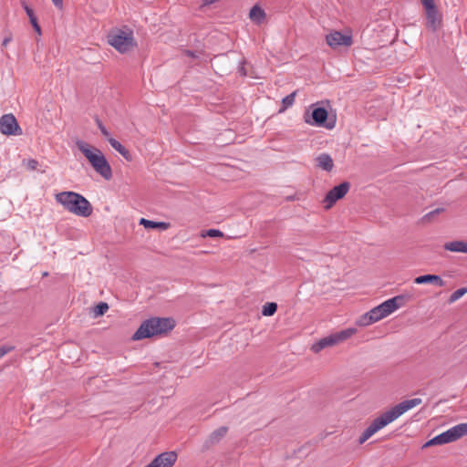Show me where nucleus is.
I'll list each match as a JSON object with an SVG mask.
<instances>
[{"label":"nucleus","instance_id":"nucleus-1","mask_svg":"<svg viewBox=\"0 0 467 467\" xmlns=\"http://www.w3.org/2000/svg\"><path fill=\"white\" fill-rule=\"evenodd\" d=\"M422 400L420 398H415L411 400H404L390 410L382 413L379 417L376 418L371 424L363 431L361 436L359 437V443H364L367 440H368L372 435H374L377 431L391 423L395 420H397L403 413L408 411L409 410L421 404Z\"/></svg>","mask_w":467,"mask_h":467},{"label":"nucleus","instance_id":"nucleus-2","mask_svg":"<svg viewBox=\"0 0 467 467\" xmlns=\"http://www.w3.org/2000/svg\"><path fill=\"white\" fill-rule=\"evenodd\" d=\"M175 327V320L171 317H151L141 323L133 334V340H141L168 334Z\"/></svg>","mask_w":467,"mask_h":467},{"label":"nucleus","instance_id":"nucleus-3","mask_svg":"<svg viewBox=\"0 0 467 467\" xmlns=\"http://www.w3.org/2000/svg\"><path fill=\"white\" fill-rule=\"evenodd\" d=\"M76 145L97 173L104 179L109 180L112 177L111 168L102 151L82 140H77Z\"/></svg>","mask_w":467,"mask_h":467},{"label":"nucleus","instance_id":"nucleus-4","mask_svg":"<svg viewBox=\"0 0 467 467\" xmlns=\"http://www.w3.org/2000/svg\"><path fill=\"white\" fill-rule=\"evenodd\" d=\"M56 201L69 213L88 217L92 213L90 202L81 194L75 192H61L56 194Z\"/></svg>","mask_w":467,"mask_h":467},{"label":"nucleus","instance_id":"nucleus-5","mask_svg":"<svg viewBox=\"0 0 467 467\" xmlns=\"http://www.w3.org/2000/svg\"><path fill=\"white\" fill-rule=\"evenodd\" d=\"M391 313H393L392 309L388 306L387 302L385 301L379 306L372 308L370 311L361 316L359 319L357 321V325H358L359 327L369 326L388 317Z\"/></svg>","mask_w":467,"mask_h":467},{"label":"nucleus","instance_id":"nucleus-6","mask_svg":"<svg viewBox=\"0 0 467 467\" xmlns=\"http://www.w3.org/2000/svg\"><path fill=\"white\" fill-rule=\"evenodd\" d=\"M138 43L134 37L133 30L123 26L119 28V53L129 54L135 50Z\"/></svg>","mask_w":467,"mask_h":467},{"label":"nucleus","instance_id":"nucleus-7","mask_svg":"<svg viewBox=\"0 0 467 467\" xmlns=\"http://www.w3.org/2000/svg\"><path fill=\"white\" fill-rule=\"evenodd\" d=\"M467 435V422L458 424L448 431L434 437L437 445L453 442Z\"/></svg>","mask_w":467,"mask_h":467},{"label":"nucleus","instance_id":"nucleus-8","mask_svg":"<svg viewBox=\"0 0 467 467\" xmlns=\"http://www.w3.org/2000/svg\"><path fill=\"white\" fill-rule=\"evenodd\" d=\"M349 188L350 184L348 182L333 187L324 198V208L329 210L337 200L342 199L348 193Z\"/></svg>","mask_w":467,"mask_h":467},{"label":"nucleus","instance_id":"nucleus-9","mask_svg":"<svg viewBox=\"0 0 467 467\" xmlns=\"http://www.w3.org/2000/svg\"><path fill=\"white\" fill-rule=\"evenodd\" d=\"M327 116L328 113L325 108H316L311 114L312 120L308 113L305 114L304 119L307 124L325 126L327 129L331 130L335 127V121L326 122Z\"/></svg>","mask_w":467,"mask_h":467},{"label":"nucleus","instance_id":"nucleus-10","mask_svg":"<svg viewBox=\"0 0 467 467\" xmlns=\"http://www.w3.org/2000/svg\"><path fill=\"white\" fill-rule=\"evenodd\" d=\"M0 131L5 135H21L22 130L13 114H5L0 118Z\"/></svg>","mask_w":467,"mask_h":467},{"label":"nucleus","instance_id":"nucleus-11","mask_svg":"<svg viewBox=\"0 0 467 467\" xmlns=\"http://www.w3.org/2000/svg\"><path fill=\"white\" fill-rule=\"evenodd\" d=\"M327 44L333 49L339 47H348L353 44L351 35H344L339 31H333L326 36Z\"/></svg>","mask_w":467,"mask_h":467},{"label":"nucleus","instance_id":"nucleus-12","mask_svg":"<svg viewBox=\"0 0 467 467\" xmlns=\"http://www.w3.org/2000/svg\"><path fill=\"white\" fill-rule=\"evenodd\" d=\"M178 455L175 451H164L156 456L147 466L145 467H172Z\"/></svg>","mask_w":467,"mask_h":467},{"label":"nucleus","instance_id":"nucleus-13","mask_svg":"<svg viewBox=\"0 0 467 467\" xmlns=\"http://www.w3.org/2000/svg\"><path fill=\"white\" fill-rule=\"evenodd\" d=\"M426 13V26L432 32L437 31L442 23L441 15L440 14L436 5L425 8Z\"/></svg>","mask_w":467,"mask_h":467},{"label":"nucleus","instance_id":"nucleus-14","mask_svg":"<svg viewBox=\"0 0 467 467\" xmlns=\"http://www.w3.org/2000/svg\"><path fill=\"white\" fill-rule=\"evenodd\" d=\"M228 432L226 426H222L213 431L204 441V448L209 449L214 444L218 443Z\"/></svg>","mask_w":467,"mask_h":467},{"label":"nucleus","instance_id":"nucleus-15","mask_svg":"<svg viewBox=\"0 0 467 467\" xmlns=\"http://www.w3.org/2000/svg\"><path fill=\"white\" fill-rule=\"evenodd\" d=\"M414 283L417 285L432 284L439 287L445 285V281L440 275L431 274L416 277Z\"/></svg>","mask_w":467,"mask_h":467},{"label":"nucleus","instance_id":"nucleus-16","mask_svg":"<svg viewBox=\"0 0 467 467\" xmlns=\"http://www.w3.org/2000/svg\"><path fill=\"white\" fill-rule=\"evenodd\" d=\"M335 345H337V343H336L333 334H331L327 337H325L319 339L317 342L313 344L311 347V350L314 353H318L322 349L328 348V347H333Z\"/></svg>","mask_w":467,"mask_h":467},{"label":"nucleus","instance_id":"nucleus-17","mask_svg":"<svg viewBox=\"0 0 467 467\" xmlns=\"http://www.w3.org/2000/svg\"><path fill=\"white\" fill-rule=\"evenodd\" d=\"M443 248L450 252L467 254V242L462 240L447 242L444 244Z\"/></svg>","mask_w":467,"mask_h":467},{"label":"nucleus","instance_id":"nucleus-18","mask_svg":"<svg viewBox=\"0 0 467 467\" xmlns=\"http://www.w3.org/2000/svg\"><path fill=\"white\" fill-rule=\"evenodd\" d=\"M410 299H411L410 296L404 294V295H400V296H396L392 298H389V299L386 300V302H387L388 306L394 312L398 308L403 306Z\"/></svg>","mask_w":467,"mask_h":467},{"label":"nucleus","instance_id":"nucleus-19","mask_svg":"<svg viewBox=\"0 0 467 467\" xmlns=\"http://www.w3.org/2000/svg\"><path fill=\"white\" fill-rule=\"evenodd\" d=\"M265 12L259 5H254L249 12V18L257 25H260L265 19Z\"/></svg>","mask_w":467,"mask_h":467},{"label":"nucleus","instance_id":"nucleus-20","mask_svg":"<svg viewBox=\"0 0 467 467\" xmlns=\"http://www.w3.org/2000/svg\"><path fill=\"white\" fill-rule=\"evenodd\" d=\"M316 161L317 162V166L324 171H330L334 167L332 158L327 153L320 154L317 157Z\"/></svg>","mask_w":467,"mask_h":467},{"label":"nucleus","instance_id":"nucleus-21","mask_svg":"<svg viewBox=\"0 0 467 467\" xmlns=\"http://www.w3.org/2000/svg\"><path fill=\"white\" fill-rule=\"evenodd\" d=\"M357 333V329L354 327H348L339 332L334 333V338L336 340L337 345L346 341L350 338L353 335Z\"/></svg>","mask_w":467,"mask_h":467},{"label":"nucleus","instance_id":"nucleus-22","mask_svg":"<svg viewBox=\"0 0 467 467\" xmlns=\"http://www.w3.org/2000/svg\"><path fill=\"white\" fill-rule=\"evenodd\" d=\"M140 224L143 225L146 229H161L167 230L170 227L169 223L165 222H153L145 218H141L140 221Z\"/></svg>","mask_w":467,"mask_h":467},{"label":"nucleus","instance_id":"nucleus-23","mask_svg":"<svg viewBox=\"0 0 467 467\" xmlns=\"http://www.w3.org/2000/svg\"><path fill=\"white\" fill-rule=\"evenodd\" d=\"M22 5L26 13V15L29 17L30 23L32 26L34 27L35 31L38 34H41V28L40 26L37 23V19L34 14V11L32 8H30L25 2L22 3Z\"/></svg>","mask_w":467,"mask_h":467},{"label":"nucleus","instance_id":"nucleus-24","mask_svg":"<svg viewBox=\"0 0 467 467\" xmlns=\"http://www.w3.org/2000/svg\"><path fill=\"white\" fill-rule=\"evenodd\" d=\"M296 92L294 91L291 94L287 95L282 99V108L279 109V112H284L287 108L291 107L295 102Z\"/></svg>","mask_w":467,"mask_h":467},{"label":"nucleus","instance_id":"nucleus-25","mask_svg":"<svg viewBox=\"0 0 467 467\" xmlns=\"http://www.w3.org/2000/svg\"><path fill=\"white\" fill-rule=\"evenodd\" d=\"M109 309V306L107 303L100 302L96 306L92 308L93 317H99L105 314V312Z\"/></svg>","mask_w":467,"mask_h":467},{"label":"nucleus","instance_id":"nucleus-26","mask_svg":"<svg viewBox=\"0 0 467 467\" xmlns=\"http://www.w3.org/2000/svg\"><path fill=\"white\" fill-rule=\"evenodd\" d=\"M277 310L275 303H267L263 306L262 314L265 317L273 316Z\"/></svg>","mask_w":467,"mask_h":467},{"label":"nucleus","instance_id":"nucleus-27","mask_svg":"<svg viewBox=\"0 0 467 467\" xmlns=\"http://www.w3.org/2000/svg\"><path fill=\"white\" fill-rule=\"evenodd\" d=\"M467 293V287L460 288L454 291L449 297V304H452L459 300L462 296H463Z\"/></svg>","mask_w":467,"mask_h":467},{"label":"nucleus","instance_id":"nucleus-28","mask_svg":"<svg viewBox=\"0 0 467 467\" xmlns=\"http://www.w3.org/2000/svg\"><path fill=\"white\" fill-rule=\"evenodd\" d=\"M202 237H206V236H209V237H223V233L221 232L220 230H217V229H209L206 232L202 233Z\"/></svg>","mask_w":467,"mask_h":467},{"label":"nucleus","instance_id":"nucleus-29","mask_svg":"<svg viewBox=\"0 0 467 467\" xmlns=\"http://www.w3.org/2000/svg\"><path fill=\"white\" fill-rule=\"evenodd\" d=\"M26 167L30 171H35L37 169L38 161L34 159H29L24 161Z\"/></svg>","mask_w":467,"mask_h":467},{"label":"nucleus","instance_id":"nucleus-30","mask_svg":"<svg viewBox=\"0 0 467 467\" xmlns=\"http://www.w3.org/2000/svg\"><path fill=\"white\" fill-rule=\"evenodd\" d=\"M119 153L121 154L128 161H130L132 160V157L129 150L120 143H119Z\"/></svg>","mask_w":467,"mask_h":467},{"label":"nucleus","instance_id":"nucleus-31","mask_svg":"<svg viewBox=\"0 0 467 467\" xmlns=\"http://www.w3.org/2000/svg\"><path fill=\"white\" fill-rule=\"evenodd\" d=\"M108 43H109L111 47H113L117 48V35H115V34H109V35L108 36Z\"/></svg>","mask_w":467,"mask_h":467},{"label":"nucleus","instance_id":"nucleus-32","mask_svg":"<svg viewBox=\"0 0 467 467\" xmlns=\"http://www.w3.org/2000/svg\"><path fill=\"white\" fill-rule=\"evenodd\" d=\"M444 210L442 208H437L429 213L425 215V218L428 220H431L434 215L439 214L440 213L443 212Z\"/></svg>","mask_w":467,"mask_h":467},{"label":"nucleus","instance_id":"nucleus-33","mask_svg":"<svg viewBox=\"0 0 467 467\" xmlns=\"http://www.w3.org/2000/svg\"><path fill=\"white\" fill-rule=\"evenodd\" d=\"M13 349V347H1L0 348V358L4 357L5 354L10 352Z\"/></svg>","mask_w":467,"mask_h":467},{"label":"nucleus","instance_id":"nucleus-34","mask_svg":"<svg viewBox=\"0 0 467 467\" xmlns=\"http://www.w3.org/2000/svg\"><path fill=\"white\" fill-rule=\"evenodd\" d=\"M424 9L435 5L434 0H420Z\"/></svg>","mask_w":467,"mask_h":467},{"label":"nucleus","instance_id":"nucleus-35","mask_svg":"<svg viewBox=\"0 0 467 467\" xmlns=\"http://www.w3.org/2000/svg\"><path fill=\"white\" fill-rule=\"evenodd\" d=\"M436 445H437V443L435 442V439L432 438L422 445V449H425V448H428L431 446H436Z\"/></svg>","mask_w":467,"mask_h":467},{"label":"nucleus","instance_id":"nucleus-36","mask_svg":"<svg viewBox=\"0 0 467 467\" xmlns=\"http://www.w3.org/2000/svg\"><path fill=\"white\" fill-rule=\"evenodd\" d=\"M12 41V36H5L4 39H3V42H2V46L4 47H6L7 45Z\"/></svg>","mask_w":467,"mask_h":467},{"label":"nucleus","instance_id":"nucleus-37","mask_svg":"<svg viewBox=\"0 0 467 467\" xmlns=\"http://www.w3.org/2000/svg\"><path fill=\"white\" fill-rule=\"evenodd\" d=\"M99 130H101L102 134L106 137L109 136V132L108 130L105 129V127L101 124V123H99Z\"/></svg>","mask_w":467,"mask_h":467},{"label":"nucleus","instance_id":"nucleus-38","mask_svg":"<svg viewBox=\"0 0 467 467\" xmlns=\"http://www.w3.org/2000/svg\"><path fill=\"white\" fill-rule=\"evenodd\" d=\"M53 4L58 7V8H62L63 6V0H52Z\"/></svg>","mask_w":467,"mask_h":467},{"label":"nucleus","instance_id":"nucleus-39","mask_svg":"<svg viewBox=\"0 0 467 467\" xmlns=\"http://www.w3.org/2000/svg\"><path fill=\"white\" fill-rule=\"evenodd\" d=\"M183 54L185 56H187V57H197L192 51H190V50H184Z\"/></svg>","mask_w":467,"mask_h":467},{"label":"nucleus","instance_id":"nucleus-40","mask_svg":"<svg viewBox=\"0 0 467 467\" xmlns=\"http://www.w3.org/2000/svg\"><path fill=\"white\" fill-rule=\"evenodd\" d=\"M219 0H203L202 1V5H210L212 4H214L216 2H218Z\"/></svg>","mask_w":467,"mask_h":467},{"label":"nucleus","instance_id":"nucleus-41","mask_svg":"<svg viewBox=\"0 0 467 467\" xmlns=\"http://www.w3.org/2000/svg\"><path fill=\"white\" fill-rule=\"evenodd\" d=\"M109 140L110 145H111L114 149H116V150H117V140H115V139H113V138H109Z\"/></svg>","mask_w":467,"mask_h":467},{"label":"nucleus","instance_id":"nucleus-42","mask_svg":"<svg viewBox=\"0 0 467 467\" xmlns=\"http://www.w3.org/2000/svg\"><path fill=\"white\" fill-rule=\"evenodd\" d=\"M239 70H240V72H241V74H242L243 76H245V75H246V72H245V70H244V67H241Z\"/></svg>","mask_w":467,"mask_h":467}]
</instances>
